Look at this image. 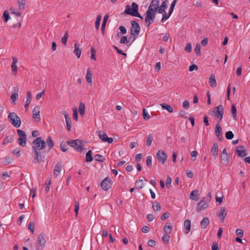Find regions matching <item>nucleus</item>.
<instances>
[{
  "label": "nucleus",
  "mask_w": 250,
  "mask_h": 250,
  "mask_svg": "<svg viewBox=\"0 0 250 250\" xmlns=\"http://www.w3.org/2000/svg\"><path fill=\"white\" fill-rule=\"evenodd\" d=\"M32 144L34 157L32 162L34 164L44 162L45 159L44 154L48 153L54 146L50 136L47 137L45 142L42 137H37L33 141Z\"/></svg>",
  "instance_id": "1"
},
{
  "label": "nucleus",
  "mask_w": 250,
  "mask_h": 250,
  "mask_svg": "<svg viewBox=\"0 0 250 250\" xmlns=\"http://www.w3.org/2000/svg\"><path fill=\"white\" fill-rule=\"evenodd\" d=\"M124 13L143 19V17L138 12V5L135 2H132L131 6L129 5H126L125 7Z\"/></svg>",
  "instance_id": "2"
},
{
  "label": "nucleus",
  "mask_w": 250,
  "mask_h": 250,
  "mask_svg": "<svg viewBox=\"0 0 250 250\" xmlns=\"http://www.w3.org/2000/svg\"><path fill=\"white\" fill-rule=\"evenodd\" d=\"M11 124L15 127H19L21 125V121L20 117L14 112H11L8 116Z\"/></svg>",
  "instance_id": "3"
},
{
  "label": "nucleus",
  "mask_w": 250,
  "mask_h": 250,
  "mask_svg": "<svg viewBox=\"0 0 250 250\" xmlns=\"http://www.w3.org/2000/svg\"><path fill=\"white\" fill-rule=\"evenodd\" d=\"M146 15L145 21L147 23V26L149 27L150 24L153 22L155 18L156 12L149 9H147L146 11Z\"/></svg>",
  "instance_id": "4"
},
{
  "label": "nucleus",
  "mask_w": 250,
  "mask_h": 250,
  "mask_svg": "<svg viewBox=\"0 0 250 250\" xmlns=\"http://www.w3.org/2000/svg\"><path fill=\"white\" fill-rule=\"evenodd\" d=\"M17 133L19 136V138L18 139V143L20 146L22 147H24L26 145L27 142V138L26 135L24 131L18 129L17 130Z\"/></svg>",
  "instance_id": "5"
},
{
  "label": "nucleus",
  "mask_w": 250,
  "mask_h": 250,
  "mask_svg": "<svg viewBox=\"0 0 250 250\" xmlns=\"http://www.w3.org/2000/svg\"><path fill=\"white\" fill-rule=\"evenodd\" d=\"M66 143L68 145L75 148L78 151H82L83 147L82 142L80 140L76 139L75 140H71L70 141H67Z\"/></svg>",
  "instance_id": "6"
},
{
  "label": "nucleus",
  "mask_w": 250,
  "mask_h": 250,
  "mask_svg": "<svg viewBox=\"0 0 250 250\" xmlns=\"http://www.w3.org/2000/svg\"><path fill=\"white\" fill-rule=\"evenodd\" d=\"M214 116L219 119V123L223 118L224 114V108L222 105H219L216 107L213 110Z\"/></svg>",
  "instance_id": "7"
},
{
  "label": "nucleus",
  "mask_w": 250,
  "mask_h": 250,
  "mask_svg": "<svg viewBox=\"0 0 250 250\" xmlns=\"http://www.w3.org/2000/svg\"><path fill=\"white\" fill-rule=\"evenodd\" d=\"M156 157L159 162L164 164L167 160V155L162 150H159L156 154Z\"/></svg>",
  "instance_id": "8"
},
{
  "label": "nucleus",
  "mask_w": 250,
  "mask_h": 250,
  "mask_svg": "<svg viewBox=\"0 0 250 250\" xmlns=\"http://www.w3.org/2000/svg\"><path fill=\"white\" fill-rule=\"evenodd\" d=\"M131 27L130 29V33H133L134 34L138 35L139 34L141 28L139 24L135 21H131Z\"/></svg>",
  "instance_id": "9"
},
{
  "label": "nucleus",
  "mask_w": 250,
  "mask_h": 250,
  "mask_svg": "<svg viewBox=\"0 0 250 250\" xmlns=\"http://www.w3.org/2000/svg\"><path fill=\"white\" fill-rule=\"evenodd\" d=\"M102 188L107 191L111 187V180L109 177H106L101 183Z\"/></svg>",
  "instance_id": "10"
},
{
  "label": "nucleus",
  "mask_w": 250,
  "mask_h": 250,
  "mask_svg": "<svg viewBox=\"0 0 250 250\" xmlns=\"http://www.w3.org/2000/svg\"><path fill=\"white\" fill-rule=\"evenodd\" d=\"M205 197L202 198L200 201L198 203L197 206V211L199 212L205 210L208 207V202L205 200Z\"/></svg>",
  "instance_id": "11"
},
{
  "label": "nucleus",
  "mask_w": 250,
  "mask_h": 250,
  "mask_svg": "<svg viewBox=\"0 0 250 250\" xmlns=\"http://www.w3.org/2000/svg\"><path fill=\"white\" fill-rule=\"evenodd\" d=\"M98 135L100 139L103 142H108L109 144H111L113 142V139L108 137L107 134L103 131H99Z\"/></svg>",
  "instance_id": "12"
},
{
  "label": "nucleus",
  "mask_w": 250,
  "mask_h": 250,
  "mask_svg": "<svg viewBox=\"0 0 250 250\" xmlns=\"http://www.w3.org/2000/svg\"><path fill=\"white\" fill-rule=\"evenodd\" d=\"M37 244L38 247H43L46 244L45 236L43 233H40L38 236Z\"/></svg>",
  "instance_id": "13"
},
{
  "label": "nucleus",
  "mask_w": 250,
  "mask_h": 250,
  "mask_svg": "<svg viewBox=\"0 0 250 250\" xmlns=\"http://www.w3.org/2000/svg\"><path fill=\"white\" fill-rule=\"evenodd\" d=\"M236 152L237 155L240 157H244L247 155L246 151L244 150V147L242 146H237L236 147Z\"/></svg>",
  "instance_id": "14"
},
{
  "label": "nucleus",
  "mask_w": 250,
  "mask_h": 250,
  "mask_svg": "<svg viewBox=\"0 0 250 250\" xmlns=\"http://www.w3.org/2000/svg\"><path fill=\"white\" fill-rule=\"evenodd\" d=\"M221 158L223 162V165H227L229 159V154L227 152L226 149L224 148L222 151Z\"/></svg>",
  "instance_id": "15"
},
{
  "label": "nucleus",
  "mask_w": 250,
  "mask_h": 250,
  "mask_svg": "<svg viewBox=\"0 0 250 250\" xmlns=\"http://www.w3.org/2000/svg\"><path fill=\"white\" fill-rule=\"evenodd\" d=\"M215 135L219 141L222 140V128L218 123L216 125L215 130Z\"/></svg>",
  "instance_id": "16"
},
{
  "label": "nucleus",
  "mask_w": 250,
  "mask_h": 250,
  "mask_svg": "<svg viewBox=\"0 0 250 250\" xmlns=\"http://www.w3.org/2000/svg\"><path fill=\"white\" fill-rule=\"evenodd\" d=\"M40 108L39 106H36L32 110V118L35 119V121H37V119H38V122L39 121L40 119Z\"/></svg>",
  "instance_id": "17"
},
{
  "label": "nucleus",
  "mask_w": 250,
  "mask_h": 250,
  "mask_svg": "<svg viewBox=\"0 0 250 250\" xmlns=\"http://www.w3.org/2000/svg\"><path fill=\"white\" fill-rule=\"evenodd\" d=\"M159 0H152L148 8V9H150L153 10L154 12H156L158 8H159Z\"/></svg>",
  "instance_id": "18"
},
{
  "label": "nucleus",
  "mask_w": 250,
  "mask_h": 250,
  "mask_svg": "<svg viewBox=\"0 0 250 250\" xmlns=\"http://www.w3.org/2000/svg\"><path fill=\"white\" fill-rule=\"evenodd\" d=\"M19 88L18 86H14L13 88L12 94L11 96L10 99L12 102L14 103L18 98Z\"/></svg>",
  "instance_id": "19"
},
{
  "label": "nucleus",
  "mask_w": 250,
  "mask_h": 250,
  "mask_svg": "<svg viewBox=\"0 0 250 250\" xmlns=\"http://www.w3.org/2000/svg\"><path fill=\"white\" fill-rule=\"evenodd\" d=\"M62 163L61 162H58L56 165L55 166L53 170V174L56 178L59 175L62 169Z\"/></svg>",
  "instance_id": "20"
},
{
  "label": "nucleus",
  "mask_w": 250,
  "mask_h": 250,
  "mask_svg": "<svg viewBox=\"0 0 250 250\" xmlns=\"http://www.w3.org/2000/svg\"><path fill=\"white\" fill-rule=\"evenodd\" d=\"M168 1L167 0L163 1L160 7L157 9L158 13H163L166 12L165 9L167 7Z\"/></svg>",
  "instance_id": "21"
},
{
  "label": "nucleus",
  "mask_w": 250,
  "mask_h": 250,
  "mask_svg": "<svg viewBox=\"0 0 250 250\" xmlns=\"http://www.w3.org/2000/svg\"><path fill=\"white\" fill-rule=\"evenodd\" d=\"M211 153L214 158H216L218 152V145L217 143H214L211 149Z\"/></svg>",
  "instance_id": "22"
},
{
  "label": "nucleus",
  "mask_w": 250,
  "mask_h": 250,
  "mask_svg": "<svg viewBox=\"0 0 250 250\" xmlns=\"http://www.w3.org/2000/svg\"><path fill=\"white\" fill-rule=\"evenodd\" d=\"M164 232L165 234H170L172 229V226L171 223H167L164 227L163 228Z\"/></svg>",
  "instance_id": "23"
},
{
  "label": "nucleus",
  "mask_w": 250,
  "mask_h": 250,
  "mask_svg": "<svg viewBox=\"0 0 250 250\" xmlns=\"http://www.w3.org/2000/svg\"><path fill=\"white\" fill-rule=\"evenodd\" d=\"M191 227V222L189 220L187 219L184 222V228H185V234H188L190 230Z\"/></svg>",
  "instance_id": "24"
},
{
  "label": "nucleus",
  "mask_w": 250,
  "mask_h": 250,
  "mask_svg": "<svg viewBox=\"0 0 250 250\" xmlns=\"http://www.w3.org/2000/svg\"><path fill=\"white\" fill-rule=\"evenodd\" d=\"M227 211L225 207H221L218 216L221 218L222 221H224L226 217Z\"/></svg>",
  "instance_id": "25"
},
{
  "label": "nucleus",
  "mask_w": 250,
  "mask_h": 250,
  "mask_svg": "<svg viewBox=\"0 0 250 250\" xmlns=\"http://www.w3.org/2000/svg\"><path fill=\"white\" fill-rule=\"evenodd\" d=\"M209 223V219L208 217H204L203 220L201 221L200 225L202 229H205L207 228L208 226Z\"/></svg>",
  "instance_id": "26"
},
{
  "label": "nucleus",
  "mask_w": 250,
  "mask_h": 250,
  "mask_svg": "<svg viewBox=\"0 0 250 250\" xmlns=\"http://www.w3.org/2000/svg\"><path fill=\"white\" fill-rule=\"evenodd\" d=\"M138 35L134 34V33H130V35L128 39V46H130L131 44L135 41L137 39Z\"/></svg>",
  "instance_id": "27"
},
{
  "label": "nucleus",
  "mask_w": 250,
  "mask_h": 250,
  "mask_svg": "<svg viewBox=\"0 0 250 250\" xmlns=\"http://www.w3.org/2000/svg\"><path fill=\"white\" fill-rule=\"evenodd\" d=\"M209 84L212 88L215 87L217 85L215 76L213 74L209 78Z\"/></svg>",
  "instance_id": "28"
},
{
  "label": "nucleus",
  "mask_w": 250,
  "mask_h": 250,
  "mask_svg": "<svg viewBox=\"0 0 250 250\" xmlns=\"http://www.w3.org/2000/svg\"><path fill=\"white\" fill-rule=\"evenodd\" d=\"M86 79L88 83L91 85L92 83V74L89 68L87 70Z\"/></svg>",
  "instance_id": "29"
},
{
  "label": "nucleus",
  "mask_w": 250,
  "mask_h": 250,
  "mask_svg": "<svg viewBox=\"0 0 250 250\" xmlns=\"http://www.w3.org/2000/svg\"><path fill=\"white\" fill-rule=\"evenodd\" d=\"M108 17H109V16L107 14V15H105L104 18V20H103V23L102 24V27H101V31L102 32L103 35L104 34L105 27L106 23L108 19Z\"/></svg>",
  "instance_id": "30"
},
{
  "label": "nucleus",
  "mask_w": 250,
  "mask_h": 250,
  "mask_svg": "<svg viewBox=\"0 0 250 250\" xmlns=\"http://www.w3.org/2000/svg\"><path fill=\"white\" fill-rule=\"evenodd\" d=\"M74 53L77 56V58H80L81 55V50L79 48V45L78 43L74 44Z\"/></svg>",
  "instance_id": "31"
},
{
  "label": "nucleus",
  "mask_w": 250,
  "mask_h": 250,
  "mask_svg": "<svg viewBox=\"0 0 250 250\" xmlns=\"http://www.w3.org/2000/svg\"><path fill=\"white\" fill-rule=\"evenodd\" d=\"M198 190H194L190 194V198L195 201H198Z\"/></svg>",
  "instance_id": "32"
},
{
  "label": "nucleus",
  "mask_w": 250,
  "mask_h": 250,
  "mask_svg": "<svg viewBox=\"0 0 250 250\" xmlns=\"http://www.w3.org/2000/svg\"><path fill=\"white\" fill-rule=\"evenodd\" d=\"M161 105L163 109H166L169 113H172L173 111V108L169 105L163 103Z\"/></svg>",
  "instance_id": "33"
},
{
  "label": "nucleus",
  "mask_w": 250,
  "mask_h": 250,
  "mask_svg": "<svg viewBox=\"0 0 250 250\" xmlns=\"http://www.w3.org/2000/svg\"><path fill=\"white\" fill-rule=\"evenodd\" d=\"M79 110L80 115L83 116L85 113V105L83 103H80L79 104Z\"/></svg>",
  "instance_id": "34"
},
{
  "label": "nucleus",
  "mask_w": 250,
  "mask_h": 250,
  "mask_svg": "<svg viewBox=\"0 0 250 250\" xmlns=\"http://www.w3.org/2000/svg\"><path fill=\"white\" fill-rule=\"evenodd\" d=\"M18 7L20 10H23L25 8V0H17Z\"/></svg>",
  "instance_id": "35"
},
{
  "label": "nucleus",
  "mask_w": 250,
  "mask_h": 250,
  "mask_svg": "<svg viewBox=\"0 0 250 250\" xmlns=\"http://www.w3.org/2000/svg\"><path fill=\"white\" fill-rule=\"evenodd\" d=\"M152 208H153V210L155 211H160L161 205L158 202L155 201L152 204Z\"/></svg>",
  "instance_id": "36"
},
{
  "label": "nucleus",
  "mask_w": 250,
  "mask_h": 250,
  "mask_svg": "<svg viewBox=\"0 0 250 250\" xmlns=\"http://www.w3.org/2000/svg\"><path fill=\"white\" fill-rule=\"evenodd\" d=\"M92 152L91 150H89L86 154V161L87 162H90L92 161L93 157H92Z\"/></svg>",
  "instance_id": "37"
},
{
  "label": "nucleus",
  "mask_w": 250,
  "mask_h": 250,
  "mask_svg": "<svg viewBox=\"0 0 250 250\" xmlns=\"http://www.w3.org/2000/svg\"><path fill=\"white\" fill-rule=\"evenodd\" d=\"M177 1V0H173V1L172 2L168 13V14H169V16H170L171 14L172 13Z\"/></svg>",
  "instance_id": "38"
},
{
  "label": "nucleus",
  "mask_w": 250,
  "mask_h": 250,
  "mask_svg": "<svg viewBox=\"0 0 250 250\" xmlns=\"http://www.w3.org/2000/svg\"><path fill=\"white\" fill-rule=\"evenodd\" d=\"M68 37V32L66 31L64 36L62 37V40H61L62 43L64 46H65L66 45Z\"/></svg>",
  "instance_id": "39"
},
{
  "label": "nucleus",
  "mask_w": 250,
  "mask_h": 250,
  "mask_svg": "<svg viewBox=\"0 0 250 250\" xmlns=\"http://www.w3.org/2000/svg\"><path fill=\"white\" fill-rule=\"evenodd\" d=\"M101 19L102 16L100 15H98L96 18V20L95 21V28L97 30L99 29Z\"/></svg>",
  "instance_id": "40"
},
{
  "label": "nucleus",
  "mask_w": 250,
  "mask_h": 250,
  "mask_svg": "<svg viewBox=\"0 0 250 250\" xmlns=\"http://www.w3.org/2000/svg\"><path fill=\"white\" fill-rule=\"evenodd\" d=\"M135 185L137 186V188L140 189L142 188L144 186V184L143 183V180L142 179L137 181L135 182Z\"/></svg>",
  "instance_id": "41"
},
{
  "label": "nucleus",
  "mask_w": 250,
  "mask_h": 250,
  "mask_svg": "<svg viewBox=\"0 0 250 250\" xmlns=\"http://www.w3.org/2000/svg\"><path fill=\"white\" fill-rule=\"evenodd\" d=\"M153 140V136L152 134H149L146 139V145L148 146H150L151 145L152 142Z\"/></svg>",
  "instance_id": "42"
},
{
  "label": "nucleus",
  "mask_w": 250,
  "mask_h": 250,
  "mask_svg": "<svg viewBox=\"0 0 250 250\" xmlns=\"http://www.w3.org/2000/svg\"><path fill=\"white\" fill-rule=\"evenodd\" d=\"M11 69L14 75L16 76L17 71H18V67L17 65V63H12L11 64Z\"/></svg>",
  "instance_id": "43"
},
{
  "label": "nucleus",
  "mask_w": 250,
  "mask_h": 250,
  "mask_svg": "<svg viewBox=\"0 0 250 250\" xmlns=\"http://www.w3.org/2000/svg\"><path fill=\"white\" fill-rule=\"evenodd\" d=\"M225 137L228 140H231L234 137V134L231 131H229L225 133Z\"/></svg>",
  "instance_id": "44"
},
{
  "label": "nucleus",
  "mask_w": 250,
  "mask_h": 250,
  "mask_svg": "<svg viewBox=\"0 0 250 250\" xmlns=\"http://www.w3.org/2000/svg\"><path fill=\"white\" fill-rule=\"evenodd\" d=\"M13 161V159L10 157H6L3 159V163L5 165L10 164Z\"/></svg>",
  "instance_id": "45"
},
{
  "label": "nucleus",
  "mask_w": 250,
  "mask_h": 250,
  "mask_svg": "<svg viewBox=\"0 0 250 250\" xmlns=\"http://www.w3.org/2000/svg\"><path fill=\"white\" fill-rule=\"evenodd\" d=\"M13 141V139L12 136H8L4 139L3 141V144L5 145L9 143H11Z\"/></svg>",
  "instance_id": "46"
},
{
  "label": "nucleus",
  "mask_w": 250,
  "mask_h": 250,
  "mask_svg": "<svg viewBox=\"0 0 250 250\" xmlns=\"http://www.w3.org/2000/svg\"><path fill=\"white\" fill-rule=\"evenodd\" d=\"M195 52L198 56H201V46L199 44H197L194 48Z\"/></svg>",
  "instance_id": "47"
},
{
  "label": "nucleus",
  "mask_w": 250,
  "mask_h": 250,
  "mask_svg": "<svg viewBox=\"0 0 250 250\" xmlns=\"http://www.w3.org/2000/svg\"><path fill=\"white\" fill-rule=\"evenodd\" d=\"M231 110L233 115V118L236 119L237 116V109L235 105L232 104L231 105Z\"/></svg>",
  "instance_id": "48"
},
{
  "label": "nucleus",
  "mask_w": 250,
  "mask_h": 250,
  "mask_svg": "<svg viewBox=\"0 0 250 250\" xmlns=\"http://www.w3.org/2000/svg\"><path fill=\"white\" fill-rule=\"evenodd\" d=\"M10 19V16L9 15V13L7 11H5L3 13L2 19L5 22H7L8 20Z\"/></svg>",
  "instance_id": "49"
},
{
  "label": "nucleus",
  "mask_w": 250,
  "mask_h": 250,
  "mask_svg": "<svg viewBox=\"0 0 250 250\" xmlns=\"http://www.w3.org/2000/svg\"><path fill=\"white\" fill-rule=\"evenodd\" d=\"M94 159L96 161L103 162L104 160V157L100 154H96L94 156Z\"/></svg>",
  "instance_id": "50"
},
{
  "label": "nucleus",
  "mask_w": 250,
  "mask_h": 250,
  "mask_svg": "<svg viewBox=\"0 0 250 250\" xmlns=\"http://www.w3.org/2000/svg\"><path fill=\"white\" fill-rule=\"evenodd\" d=\"M121 44H126L128 46V39L126 36H124L121 37L120 41Z\"/></svg>",
  "instance_id": "51"
},
{
  "label": "nucleus",
  "mask_w": 250,
  "mask_h": 250,
  "mask_svg": "<svg viewBox=\"0 0 250 250\" xmlns=\"http://www.w3.org/2000/svg\"><path fill=\"white\" fill-rule=\"evenodd\" d=\"M146 165L150 167L152 166V157L151 156H147L146 158Z\"/></svg>",
  "instance_id": "52"
},
{
  "label": "nucleus",
  "mask_w": 250,
  "mask_h": 250,
  "mask_svg": "<svg viewBox=\"0 0 250 250\" xmlns=\"http://www.w3.org/2000/svg\"><path fill=\"white\" fill-rule=\"evenodd\" d=\"M32 98V94L30 91H28L26 94V102L27 104H30Z\"/></svg>",
  "instance_id": "53"
},
{
  "label": "nucleus",
  "mask_w": 250,
  "mask_h": 250,
  "mask_svg": "<svg viewBox=\"0 0 250 250\" xmlns=\"http://www.w3.org/2000/svg\"><path fill=\"white\" fill-rule=\"evenodd\" d=\"M143 118L145 120L150 119V116L146 109H144L143 111Z\"/></svg>",
  "instance_id": "54"
},
{
  "label": "nucleus",
  "mask_w": 250,
  "mask_h": 250,
  "mask_svg": "<svg viewBox=\"0 0 250 250\" xmlns=\"http://www.w3.org/2000/svg\"><path fill=\"white\" fill-rule=\"evenodd\" d=\"M170 236L168 234H165L162 237V240L165 243H168L169 241Z\"/></svg>",
  "instance_id": "55"
},
{
  "label": "nucleus",
  "mask_w": 250,
  "mask_h": 250,
  "mask_svg": "<svg viewBox=\"0 0 250 250\" xmlns=\"http://www.w3.org/2000/svg\"><path fill=\"white\" fill-rule=\"evenodd\" d=\"M28 229L31 231L32 233H34L35 229V225L33 222H30L28 226Z\"/></svg>",
  "instance_id": "56"
},
{
  "label": "nucleus",
  "mask_w": 250,
  "mask_h": 250,
  "mask_svg": "<svg viewBox=\"0 0 250 250\" xmlns=\"http://www.w3.org/2000/svg\"><path fill=\"white\" fill-rule=\"evenodd\" d=\"M79 210V203L78 202L76 201L75 202V209H74V211H75V215L76 216H78Z\"/></svg>",
  "instance_id": "57"
},
{
  "label": "nucleus",
  "mask_w": 250,
  "mask_h": 250,
  "mask_svg": "<svg viewBox=\"0 0 250 250\" xmlns=\"http://www.w3.org/2000/svg\"><path fill=\"white\" fill-rule=\"evenodd\" d=\"M73 118L76 121H78V112H77V108H73Z\"/></svg>",
  "instance_id": "58"
},
{
  "label": "nucleus",
  "mask_w": 250,
  "mask_h": 250,
  "mask_svg": "<svg viewBox=\"0 0 250 250\" xmlns=\"http://www.w3.org/2000/svg\"><path fill=\"white\" fill-rule=\"evenodd\" d=\"M60 147L61 149L63 152H65L68 149L67 145L64 143H61L60 145Z\"/></svg>",
  "instance_id": "59"
},
{
  "label": "nucleus",
  "mask_w": 250,
  "mask_h": 250,
  "mask_svg": "<svg viewBox=\"0 0 250 250\" xmlns=\"http://www.w3.org/2000/svg\"><path fill=\"white\" fill-rule=\"evenodd\" d=\"M172 182L171 178L169 176H167L166 181V186L167 188H169L171 185V183Z\"/></svg>",
  "instance_id": "60"
},
{
  "label": "nucleus",
  "mask_w": 250,
  "mask_h": 250,
  "mask_svg": "<svg viewBox=\"0 0 250 250\" xmlns=\"http://www.w3.org/2000/svg\"><path fill=\"white\" fill-rule=\"evenodd\" d=\"M65 122H66V124L67 129L68 131H70L71 127V120L70 119L65 121Z\"/></svg>",
  "instance_id": "61"
},
{
  "label": "nucleus",
  "mask_w": 250,
  "mask_h": 250,
  "mask_svg": "<svg viewBox=\"0 0 250 250\" xmlns=\"http://www.w3.org/2000/svg\"><path fill=\"white\" fill-rule=\"evenodd\" d=\"M45 184L46 185V187H45V191L47 192H48V191L50 189V187L49 186L51 184V180H47L46 182H45Z\"/></svg>",
  "instance_id": "62"
},
{
  "label": "nucleus",
  "mask_w": 250,
  "mask_h": 250,
  "mask_svg": "<svg viewBox=\"0 0 250 250\" xmlns=\"http://www.w3.org/2000/svg\"><path fill=\"white\" fill-rule=\"evenodd\" d=\"M183 107L186 109H188L189 107V102L188 101H185L183 103Z\"/></svg>",
  "instance_id": "63"
},
{
  "label": "nucleus",
  "mask_w": 250,
  "mask_h": 250,
  "mask_svg": "<svg viewBox=\"0 0 250 250\" xmlns=\"http://www.w3.org/2000/svg\"><path fill=\"white\" fill-rule=\"evenodd\" d=\"M185 50L187 52H190L191 51V44L190 43L187 44L185 47Z\"/></svg>",
  "instance_id": "64"
}]
</instances>
